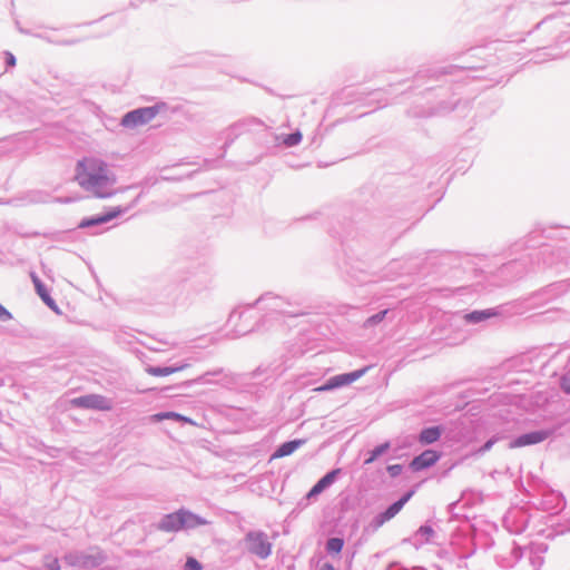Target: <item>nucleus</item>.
I'll use <instances>...</instances> for the list:
<instances>
[{"label":"nucleus","instance_id":"obj_1","mask_svg":"<svg viewBox=\"0 0 570 570\" xmlns=\"http://www.w3.org/2000/svg\"><path fill=\"white\" fill-rule=\"evenodd\" d=\"M76 180L78 184L94 193L97 197L106 198L114 195L106 190L116 181L107 164L97 157H85L78 161L76 167Z\"/></svg>","mask_w":570,"mask_h":570},{"label":"nucleus","instance_id":"obj_2","mask_svg":"<svg viewBox=\"0 0 570 570\" xmlns=\"http://www.w3.org/2000/svg\"><path fill=\"white\" fill-rule=\"evenodd\" d=\"M202 521L198 517L190 512L179 510L177 512L165 515L159 523V529L166 532H176L184 528H191L200 524Z\"/></svg>","mask_w":570,"mask_h":570},{"label":"nucleus","instance_id":"obj_3","mask_svg":"<svg viewBox=\"0 0 570 570\" xmlns=\"http://www.w3.org/2000/svg\"><path fill=\"white\" fill-rule=\"evenodd\" d=\"M159 112L158 107H146L127 112L122 119L121 125L126 128H137L149 124Z\"/></svg>","mask_w":570,"mask_h":570},{"label":"nucleus","instance_id":"obj_4","mask_svg":"<svg viewBox=\"0 0 570 570\" xmlns=\"http://www.w3.org/2000/svg\"><path fill=\"white\" fill-rule=\"evenodd\" d=\"M246 543L247 549L262 559L271 554L272 544L263 532H249L246 535Z\"/></svg>","mask_w":570,"mask_h":570},{"label":"nucleus","instance_id":"obj_5","mask_svg":"<svg viewBox=\"0 0 570 570\" xmlns=\"http://www.w3.org/2000/svg\"><path fill=\"white\" fill-rule=\"evenodd\" d=\"M366 371H367V367L358 370V371H354L351 373H345V374H340V375L333 376L327 381L326 384L316 387L315 391L324 392V391H330V390L341 387L344 385H348V384L355 382L356 380H358L360 377H362L366 373Z\"/></svg>","mask_w":570,"mask_h":570},{"label":"nucleus","instance_id":"obj_6","mask_svg":"<svg viewBox=\"0 0 570 570\" xmlns=\"http://www.w3.org/2000/svg\"><path fill=\"white\" fill-rule=\"evenodd\" d=\"M71 403L76 406L86 407V409H95V410H101V411L111 410L110 402L101 395L92 394V395L77 397V399L72 400Z\"/></svg>","mask_w":570,"mask_h":570},{"label":"nucleus","instance_id":"obj_7","mask_svg":"<svg viewBox=\"0 0 570 570\" xmlns=\"http://www.w3.org/2000/svg\"><path fill=\"white\" fill-rule=\"evenodd\" d=\"M549 436L548 432L544 431H535L531 433L523 434L517 438L511 444L510 448H522L525 445L537 444L544 441Z\"/></svg>","mask_w":570,"mask_h":570},{"label":"nucleus","instance_id":"obj_8","mask_svg":"<svg viewBox=\"0 0 570 570\" xmlns=\"http://www.w3.org/2000/svg\"><path fill=\"white\" fill-rule=\"evenodd\" d=\"M439 458L440 455L436 451L426 450L419 456L413 459V461L411 462V468L414 471L423 470L425 468L433 465L439 460Z\"/></svg>","mask_w":570,"mask_h":570},{"label":"nucleus","instance_id":"obj_9","mask_svg":"<svg viewBox=\"0 0 570 570\" xmlns=\"http://www.w3.org/2000/svg\"><path fill=\"white\" fill-rule=\"evenodd\" d=\"M121 213V209L119 207H115L109 209L106 214L94 217V218H86L82 219L78 227L79 228H87L99 224H105L110 222L111 219L118 217Z\"/></svg>","mask_w":570,"mask_h":570},{"label":"nucleus","instance_id":"obj_10","mask_svg":"<svg viewBox=\"0 0 570 570\" xmlns=\"http://www.w3.org/2000/svg\"><path fill=\"white\" fill-rule=\"evenodd\" d=\"M414 491L407 492L403 498L393 503L385 512L381 514L380 524L391 520L394 518L404 507V504L413 497Z\"/></svg>","mask_w":570,"mask_h":570},{"label":"nucleus","instance_id":"obj_11","mask_svg":"<svg viewBox=\"0 0 570 570\" xmlns=\"http://www.w3.org/2000/svg\"><path fill=\"white\" fill-rule=\"evenodd\" d=\"M340 473V469L333 470L326 475H324L321 480L317 481V483L311 489V491L307 494V498L315 497L323 492L330 484H332L336 478V475Z\"/></svg>","mask_w":570,"mask_h":570},{"label":"nucleus","instance_id":"obj_12","mask_svg":"<svg viewBox=\"0 0 570 570\" xmlns=\"http://www.w3.org/2000/svg\"><path fill=\"white\" fill-rule=\"evenodd\" d=\"M305 443L304 440H293L289 442L283 443L272 455V460L281 459L287 455H291L294 451H296L301 445Z\"/></svg>","mask_w":570,"mask_h":570},{"label":"nucleus","instance_id":"obj_13","mask_svg":"<svg viewBox=\"0 0 570 570\" xmlns=\"http://www.w3.org/2000/svg\"><path fill=\"white\" fill-rule=\"evenodd\" d=\"M150 420L154 421V422H160L163 420H176V421H179V422H184V423H188V424H191V425H196V423L187 417V416H184L179 413H176V412H164V413H157V414H154L150 416Z\"/></svg>","mask_w":570,"mask_h":570},{"label":"nucleus","instance_id":"obj_14","mask_svg":"<svg viewBox=\"0 0 570 570\" xmlns=\"http://www.w3.org/2000/svg\"><path fill=\"white\" fill-rule=\"evenodd\" d=\"M441 436V430L438 426L424 429L420 434V442L422 444H431L436 442Z\"/></svg>","mask_w":570,"mask_h":570},{"label":"nucleus","instance_id":"obj_15","mask_svg":"<svg viewBox=\"0 0 570 570\" xmlns=\"http://www.w3.org/2000/svg\"><path fill=\"white\" fill-rule=\"evenodd\" d=\"M186 367H188L187 364H184L181 366H178V367H171V366H166V367H148L146 371L149 375H153V376H168V375H171L174 373H177V372H180L183 370H185Z\"/></svg>","mask_w":570,"mask_h":570},{"label":"nucleus","instance_id":"obj_16","mask_svg":"<svg viewBox=\"0 0 570 570\" xmlns=\"http://www.w3.org/2000/svg\"><path fill=\"white\" fill-rule=\"evenodd\" d=\"M497 315L498 313L494 309L474 311L472 313L466 314L464 318L466 322L478 323L487 318L494 317Z\"/></svg>","mask_w":570,"mask_h":570},{"label":"nucleus","instance_id":"obj_17","mask_svg":"<svg viewBox=\"0 0 570 570\" xmlns=\"http://www.w3.org/2000/svg\"><path fill=\"white\" fill-rule=\"evenodd\" d=\"M344 541L340 538H332L327 541L326 549L330 553H340L343 549Z\"/></svg>","mask_w":570,"mask_h":570},{"label":"nucleus","instance_id":"obj_18","mask_svg":"<svg viewBox=\"0 0 570 570\" xmlns=\"http://www.w3.org/2000/svg\"><path fill=\"white\" fill-rule=\"evenodd\" d=\"M390 448L389 443H384L377 448H375L372 452L368 459L365 460V464L372 463L377 456L383 454L387 449Z\"/></svg>","mask_w":570,"mask_h":570},{"label":"nucleus","instance_id":"obj_19","mask_svg":"<svg viewBox=\"0 0 570 570\" xmlns=\"http://www.w3.org/2000/svg\"><path fill=\"white\" fill-rule=\"evenodd\" d=\"M302 139V134L301 132H294V134H289L287 136L284 137L283 139V142L286 145V146H294V145H297Z\"/></svg>","mask_w":570,"mask_h":570},{"label":"nucleus","instance_id":"obj_20","mask_svg":"<svg viewBox=\"0 0 570 570\" xmlns=\"http://www.w3.org/2000/svg\"><path fill=\"white\" fill-rule=\"evenodd\" d=\"M185 567L186 570H202L200 563L194 558H188Z\"/></svg>","mask_w":570,"mask_h":570},{"label":"nucleus","instance_id":"obj_21","mask_svg":"<svg viewBox=\"0 0 570 570\" xmlns=\"http://www.w3.org/2000/svg\"><path fill=\"white\" fill-rule=\"evenodd\" d=\"M37 293L39 294V296L43 299V302L46 304H48L50 307L53 306V302L50 298V296L45 287H43V289H37Z\"/></svg>","mask_w":570,"mask_h":570},{"label":"nucleus","instance_id":"obj_22","mask_svg":"<svg viewBox=\"0 0 570 570\" xmlns=\"http://www.w3.org/2000/svg\"><path fill=\"white\" fill-rule=\"evenodd\" d=\"M389 473L391 476H396L401 473L402 466L400 464H393L387 468Z\"/></svg>","mask_w":570,"mask_h":570},{"label":"nucleus","instance_id":"obj_23","mask_svg":"<svg viewBox=\"0 0 570 570\" xmlns=\"http://www.w3.org/2000/svg\"><path fill=\"white\" fill-rule=\"evenodd\" d=\"M385 314H386V311H383L376 315H373L372 317L368 318V322L372 324L380 323L384 318Z\"/></svg>","mask_w":570,"mask_h":570},{"label":"nucleus","instance_id":"obj_24","mask_svg":"<svg viewBox=\"0 0 570 570\" xmlns=\"http://www.w3.org/2000/svg\"><path fill=\"white\" fill-rule=\"evenodd\" d=\"M561 387L566 393H570V377L569 376L562 377Z\"/></svg>","mask_w":570,"mask_h":570},{"label":"nucleus","instance_id":"obj_25","mask_svg":"<svg viewBox=\"0 0 570 570\" xmlns=\"http://www.w3.org/2000/svg\"><path fill=\"white\" fill-rule=\"evenodd\" d=\"M11 314L0 304V321H8Z\"/></svg>","mask_w":570,"mask_h":570},{"label":"nucleus","instance_id":"obj_26","mask_svg":"<svg viewBox=\"0 0 570 570\" xmlns=\"http://www.w3.org/2000/svg\"><path fill=\"white\" fill-rule=\"evenodd\" d=\"M32 282L35 284L36 289H43V284L39 279V277L36 274H31Z\"/></svg>","mask_w":570,"mask_h":570},{"label":"nucleus","instance_id":"obj_27","mask_svg":"<svg viewBox=\"0 0 570 570\" xmlns=\"http://www.w3.org/2000/svg\"><path fill=\"white\" fill-rule=\"evenodd\" d=\"M6 59H7V63L10 67H13L16 65V58H14V56L11 52H7L6 53Z\"/></svg>","mask_w":570,"mask_h":570},{"label":"nucleus","instance_id":"obj_28","mask_svg":"<svg viewBox=\"0 0 570 570\" xmlns=\"http://www.w3.org/2000/svg\"><path fill=\"white\" fill-rule=\"evenodd\" d=\"M494 440H489L488 442H485V444L483 445L482 448V451H488L492 448V445L494 444Z\"/></svg>","mask_w":570,"mask_h":570},{"label":"nucleus","instance_id":"obj_29","mask_svg":"<svg viewBox=\"0 0 570 570\" xmlns=\"http://www.w3.org/2000/svg\"><path fill=\"white\" fill-rule=\"evenodd\" d=\"M320 570H335L334 567L330 563H325L321 567Z\"/></svg>","mask_w":570,"mask_h":570},{"label":"nucleus","instance_id":"obj_30","mask_svg":"<svg viewBox=\"0 0 570 570\" xmlns=\"http://www.w3.org/2000/svg\"><path fill=\"white\" fill-rule=\"evenodd\" d=\"M51 569H52V570H59L58 560H53V563H52V566H51Z\"/></svg>","mask_w":570,"mask_h":570},{"label":"nucleus","instance_id":"obj_31","mask_svg":"<svg viewBox=\"0 0 570 570\" xmlns=\"http://www.w3.org/2000/svg\"><path fill=\"white\" fill-rule=\"evenodd\" d=\"M421 531L425 532V533H431L432 530L430 528H421Z\"/></svg>","mask_w":570,"mask_h":570}]
</instances>
